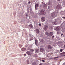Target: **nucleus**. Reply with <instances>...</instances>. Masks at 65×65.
<instances>
[{
  "mask_svg": "<svg viewBox=\"0 0 65 65\" xmlns=\"http://www.w3.org/2000/svg\"><path fill=\"white\" fill-rule=\"evenodd\" d=\"M56 16H57V15L55 14V12H53L51 14L50 17L51 19H54Z\"/></svg>",
  "mask_w": 65,
  "mask_h": 65,
  "instance_id": "obj_1",
  "label": "nucleus"
},
{
  "mask_svg": "<svg viewBox=\"0 0 65 65\" xmlns=\"http://www.w3.org/2000/svg\"><path fill=\"white\" fill-rule=\"evenodd\" d=\"M45 14V11L44 10H42L40 11V15H44Z\"/></svg>",
  "mask_w": 65,
  "mask_h": 65,
  "instance_id": "obj_2",
  "label": "nucleus"
},
{
  "mask_svg": "<svg viewBox=\"0 0 65 65\" xmlns=\"http://www.w3.org/2000/svg\"><path fill=\"white\" fill-rule=\"evenodd\" d=\"M46 34L47 35H48V36H52L53 35V33L52 32H50V33H48V32H46Z\"/></svg>",
  "mask_w": 65,
  "mask_h": 65,
  "instance_id": "obj_3",
  "label": "nucleus"
},
{
  "mask_svg": "<svg viewBox=\"0 0 65 65\" xmlns=\"http://www.w3.org/2000/svg\"><path fill=\"white\" fill-rule=\"evenodd\" d=\"M26 53L27 55H28L29 56H31L32 54V53L31 52L27 51L26 52Z\"/></svg>",
  "mask_w": 65,
  "mask_h": 65,
  "instance_id": "obj_4",
  "label": "nucleus"
},
{
  "mask_svg": "<svg viewBox=\"0 0 65 65\" xmlns=\"http://www.w3.org/2000/svg\"><path fill=\"white\" fill-rule=\"evenodd\" d=\"M60 28V27L59 26H58L56 28H55L54 29V30L55 31H58L59 30V28Z\"/></svg>",
  "mask_w": 65,
  "mask_h": 65,
  "instance_id": "obj_5",
  "label": "nucleus"
},
{
  "mask_svg": "<svg viewBox=\"0 0 65 65\" xmlns=\"http://www.w3.org/2000/svg\"><path fill=\"white\" fill-rule=\"evenodd\" d=\"M41 19L42 22H44L45 20V18L44 17H43L41 18Z\"/></svg>",
  "mask_w": 65,
  "mask_h": 65,
  "instance_id": "obj_6",
  "label": "nucleus"
},
{
  "mask_svg": "<svg viewBox=\"0 0 65 65\" xmlns=\"http://www.w3.org/2000/svg\"><path fill=\"white\" fill-rule=\"evenodd\" d=\"M56 8L57 9L61 8V5H58L57 6Z\"/></svg>",
  "mask_w": 65,
  "mask_h": 65,
  "instance_id": "obj_7",
  "label": "nucleus"
},
{
  "mask_svg": "<svg viewBox=\"0 0 65 65\" xmlns=\"http://www.w3.org/2000/svg\"><path fill=\"white\" fill-rule=\"evenodd\" d=\"M27 51H31L32 52H34V50L30 49V48H29V47L27 49Z\"/></svg>",
  "mask_w": 65,
  "mask_h": 65,
  "instance_id": "obj_8",
  "label": "nucleus"
},
{
  "mask_svg": "<svg viewBox=\"0 0 65 65\" xmlns=\"http://www.w3.org/2000/svg\"><path fill=\"white\" fill-rule=\"evenodd\" d=\"M47 25H46L44 26V28L45 31H46V30H47Z\"/></svg>",
  "mask_w": 65,
  "mask_h": 65,
  "instance_id": "obj_9",
  "label": "nucleus"
},
{
  "mask_svg": "<svg viewBox=\"0 0 65 65\" xmlns=\"http://www.w3.org/2000/svg\"><path fill=\"white\" fill-rule=\"evenodd\" d=\"M48 9H49V10H51L52 9H53L52 8V6H49L48 7Z\"/></svg>",
  "mask_w": 65,
  "mask_h": 65,
  "instance_id": "obj_10",
  "label": "nucleus"
},
{
  "mask_svg": "<svg viewBox=\"0 0 65 65\" xmlns=\"http://www.w3.org/2000/svg\"><path fill=\"white\" fill-rule=\"evenodd\" d=\"M39 51V49H37L36 48L35 49V53H38L39 52L38 51Z\"/></svg>",
  "mask_w": 65,
  "mask_h": 65,
  "instance_id": "obj_11",
  "label": "nucleus"
},
{
  "mask_svg": "<svg viewBox=\"0 0 65 65\" xmlns=\"http://www.w3.org/2000/svg\"><path fill=\"white\" fill-rule=\"evenodd\" d=\"M48 49L49 50H50L52 48V46L50 45H48Z\"/></svg>",
  "mask_w": 65,
  "mask_h": 65,
  "instance_id": "obj_12",
  "label": "nucleus"
},
{
  "mask_svg": "<svg viewBox=\"0 0 65 65\" xmlns=\"http://www.w3.org/2000/svg\"><path fill=\"white\" fill-rule=\"evenodd\" d=\"M40 52H44V49L42 48H40Z\"/></svg>",
  "mask_w": 65,
  "mask_h": 65,
  "instance_id": "obj_13",
  "label": "nucleus"
},
{
  "mask_svg": "<svg viewBox=\"0 0 65 65\" xmlns=\"http://www.w3.org/2000/svg\"><path fill=\"white\" fill-rule=\"evenodd\" d=\"M39 5V4H37L35 5V9L36 10L37 9V8H36L37 7H38V6Z\"/></svg>",
  "mask_w": 65,
  "mask_h": 65,
  "instance_id": "obj_14",
  "label": "nucleus"
},
{
  "mask_svg": "<svg viewBox=\"0 0 65 65\" xmlns=\"http://www.w3.org/2000/svg\"><path fill=\"white\" fill-rule=\"evenodd\" d=\"M53 25H58V23L57 22H54L52 23Z\"/></svg>",
  "mask_w": 65,
  "mask_h": 65,
  "instance_id": "obj_15",
  "label": "nucleus"
},
{
  "mask_svg": "<svg viewBox=\"0 0 65 65\" xmlns=\"http://www.w3.org/2000/svg\"><path fill=\"white\" fill-rule=\"evenodd\" d=\"M36 32L37 33H39L40 32L39 30L38 29H36Z\"/></svg>",
  "mask_w": 65,
  "mask_h": 65,
  "instance_id": "obj_16",
  "label": "nucleus"
},
{
  "mask_svg": "<svg viewBox=\"0 0 65 65\" xmlns=\"http://www.w3.org/2000/svg\"><path fill=\"white\" fill-rule=\"evenodd\" d=\"M26 63V64H29V61L28 60H27Z\"/></svg>",
  "mask_w": 65,
  "mask_h": 65,
  "instance_id": "obj_17",
  "label": "nucleus"
},
{
  "mask_svg": "<svg viewBox=\"0 0 65 65\" xmlns=\"http://www.w3.org/2000/svg\"><path fill=\"white\" fill-rule=\"evenodd\" d=\"M35 42H36L35 43V44H36V43H37V42H38L37 40V39L35 38Z\"/></svg>",
  "mask_w": 65,
  "mask_h": 65,
  "instance_id": "obj_18",
  "label": "nucleus"
},
{
  "mask_svg": "<svg viewBox=\"0 0 65 65\" xmlns=\"http://www.w3.org/2000/svg\"><path fill=\"white\" fill-rule=\"evenodd\" d=\"M26 50V49L25 48H22V51H24L25 50Z\"/></svg>",
  "mask_w": 65,
  "mask_h": 65,
  "instance_id": "obj_19",
  "label": "nucleus"
},
{
  "mask_svg": "<svg viewBox=\"0 0 65 65\" xmlns=\"http://www.w3.org/2000/svg\"><path fill=\"white\" fill-rule=\"evenodd\" d=\"M29 26L30 27V28H33V26L32 24H30L29 25Z\"/></svg>",
  "mask_w": 65,
  "mask_h": 65,
  "instance_id": "obj_20",
  "label": "nucleus"
},
{
  "mask_svg": "<svg viewBox=\"0 0 65 65\" xmlns=\"http://www.w3.org/2000/svg\"><path fill=\"white\" fill-rule=\"evenodd\" d=\"M29 45L28 44H26V45H25V47H27L28 46H29Z\"/></svg>",
  "mask_w": 65,
  "mask_h": 65,
  "instance_id": "obj_21",
  "label": "nucleus"
},
{
  "mask_svg": "<svg viewBox=\"0 0 65 65\" xmlns=\"http://www.w3.org/2000/svg\"><path fill=\"white\" fill-rule=\"evenodd\" d=\"M30 13H32V14H33L34 13L32 11L31 9H30Z\"/></svg>",
  "mask_w": 65,
  "mask_h": 65,
  "instance_id": "obj_22",
  "label": "nucleus"
},
{
  "mask_svg": "<svg viewBox=\"0 0 65 65\" xmlns=\"http://www.w3.org/2000/svg\"><path fill=\"white\" fill-rule=\"evenodd\" d=\"M33 37H30V39L29 40H33Z\"/></svg>",
  "mask_w": 65,
  "mask_h": 65,
  "instance_id": "obj_23",
  "label": "nucleus"
},
{
  "mask_svg": "<svg viewBox=\"0 0 65 65\" xmlns=\"http://www.w3.org/2000/svg\"><path fill=\"white\" fill-rule=\"evenodd\" d=\"M57 33L58 34H61V32L60 31L57 32Z\"/></svg>",
  "mask_w": 65,
  "mask_h": 65,
  "instance_id": "obj_24",
  "label": "nucleus"
},
{
  "mask_svg": "<svg viewBox=\"0 0 65 65\" xmlns=\"http://www.w3.org/2000/svg\"><path fill=\"white\" fill-rule=\"evenodd\" d=\"M47 5H44L43 6V7H47Z\"/></svg>",
  "mask_w": 65,
  "mask_h": 65,
  "instance_id": "obj_25",
  "label": "nucleus"
},
{
  "mask_svg": "<svg viewBox=\"0 0 65 65\" xmlns=\"http://www.w3.org/2000/svg\"><path fill=\"white\" fill-rule=\"evenodd\" d=\"M57 45H58L59 46V45L60 44V43H59V42H57Z\"/></svg>",
  "mask_w": 65,
  "mask_h": 65,
  "instance_id": "obj_26",
  "label": "nucleus"
},
{
  "mask_svg": "<svg viewBox=\"0 0 65 65\" xmlns=\"http://www.w3.org/2000/svg\"><path fill=\"white\" fill-rule=\"evenodd\" d=\"M50 29H51V30H52V29H53V27H51L50 28Z\"/></svg>",
  "mask_w": 65,
  "mask_h": 65,
  "instance_id": "obj_27",
  "label": "nucleus"
},
{
  "mask_svg": "<svg viewBox=\"0 0 65 65\" xmlns=\"http://www.w3.org/2000/svg\"><path fill=\"white\" fill-rule=\"evenodd\" d=\"M41 41L42 42H43V40L42 39H41Z\"/></svg>",
  "mask_w": 65,
  "mask_h": 65,
  "instance_id": "obj_28",
  "label": "nucleus"
},
{
  "mask_svg": "<svg viewBox=\"0 0 65 65\" xmlns=\"http://www.w3.org/2000/svg\"><path fill=\"white\" fill-rule=\"evenodd\" d=\"M41 24L39 23V26H41Z\"/></svg>",
  "mask_w": 65,
  "mask_h": 65,
  "instance_id": "obj_29",
  "label": "nucleus"
},
{
  "mask_svg": "<svg viewBox=\"0 0 65 65\" xmlns=\"http://www.w3.org/2000/svg\"><path fill=\"white\" fill-rule=\"evenodd\" d=\"M62 51H63V50L62 49H61L60 50V52H62Z\"/></svg>",
  "mask_w": 65,
  "mask_h": 65,
  "instance_id": "obj_30",
  "label": "nucleus"
},
{
  "mask_svg": "<svg viewBox=\"0 0 65 65\" xmlns=\"http://www.w3.org/2000/svg\"><path fill=\"white\" fill-rule=\"evenodd\" d=\"M42 61L43 62H45V61L43 60H42Z\"/></svg>",
  "mask_w": 65,
  "mask_h": 65,
  "instance_id": "obj_31",
  "label": "nucleus"
},
{
  "mask_svg": "<svg viewBox=\"0 0 65 65\" xmlns=\"http://www.w3.org/2000/svg\"><path fill=\"white\" fill-rule=\"evenodd\" d=\"M63 19H65V17H62Z\"/></svg>",
  "mask_w": 65,
  "mask_h": 65,
  "instance_id": "obj_32",
  "label": "nucleus"
},
{
  "mask_svg": "<svg viewBox=\"0 0 65 65\" xmlns=\"http://www.w3.org/2000/svg\"><path fill=\"white\" fill-rule=\"evenodd\" d=\"M54 37H55V36H53L52 37V39H53V38H54Z\"/></svg>",
  "mask_w": 65,
  "mask_h": 65,
  "instance_id": "obj_33",
  "label": "nucleus"
},
{
  "mask_svg": "<svg viewBox=\"0 0 65 65\" xmlns=\"http://www.w3.org/2000/svg\"><path fill=\"white\" fill-rule=\"evenodd\" d=\"M28 4H30V2H28Z\"/></svg>",
  "mask_w": 65,
  "mask_h": 65,
  "instance_id": "obj_34",
  "label": "nucleus"
},
{
  "mask_svg": "<svg viewBox=\"0 0 65 65\" xmlns=\"http://www.w3.org/2000/svg\"><path fill=\"white\" fill-rule=\"evenodd\" d=\"M26 17H28V14H26Z\"/></svg>",
  "mask_w": 65,
  "mask_h": 65,
  "instance_id": "obj_35",
  "label": "nucleus"
},
{
  "mask_svg": "<svg viewBox=\"0 0 65 65\" xmlns=\"http://www.w3.org/2000/svg\"><path fill=\"white\" fill-rule=\"evenodd\" d=\"M63 34H62L61 35V36H63Z\"/></svg>",
  "mask_w": 65,
  "mask_h": 65,
  "instance_id": "obj_36",
  "label": "nucleus"
},
{
  "mask_svg": "<svg viewBox=\"0 0 65 65\" xmlns=\"http://www.w3.org/2000/svg\"><path fill=\"white\" fill-rule=\"evenodd\" d=\"M60 0H57V1H60Z\"/></svg>",
  "mask_w": 65,
  "mask_h": 65,
  "instance_id": "obj_37",
  "label": "nucleus"
},
{
  "mask_svg": "<svg viewBox=\"0 0 65 65\" xmlns=\"http://www.w3.org/2000/svg\"><path fill=\"white\" fill-rule=\"evenodd\" d=\"M24 55L25 56H26V54H24Z\"/></svg>",
  "mask_w": 65,
  "mask_h": 65,
  "instance_id": "obj_38",
  "label": "nucleus"
},
{
  "mask_svg": "<svg viewBox=\"0 0 65 65\" xmlns=\"http://www.w3.org/2000/svg\"><path fill=\"white\" fill-rule=\"evenodd\" d=\"M62 65H64V63H63Z\"/></svg>",
  "mask_w": 65,
  "mask_h": 65,
  "instance_id": "obj_39",
  "label": "nucleus"
}]
</instances>
